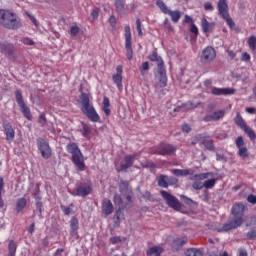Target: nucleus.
Wrapping results in <instances>:
<instances>
[{"label": "nucleus", "mask_w": 256, "mask_h": 256, "mask_svg": "<svg viewBox=\"0 0 256 256\" xmlns=\"http://www.w3.org/2000/svg\"><path fill=\"white\" fill-rule=\"evenodd\" d=\"M246 209L247 206L243 203H236L232 206L231 213L234 220L225 224V231H233V229H239L243 225V215H245Z\"/></svg>", "instance_id": "1"}, {"label": "nucleus", "mask_w": 256, "mask_h": 256, "mask_svg": "<svg viewBox=\"0 0 256 256\" xmlns=\"http://www.w3.org/2000/svg\"><path fill=\"white\" fill-rule=\"evenodd\" d=\"M0 25L15 31L21 27V18L9 9H0Z\"/></svg>", "instance_id": "2"}, {"label": "nucleus", "mask_w": 256, "mask_h": 256, "mask_svg": "<svg viewBox=\"0 0 256 256\" xmlns=\"http://www.w3.org/2000/svg\"><path fill=\"white\" fill-rule=\"evenodd\" d=\"M80 100L82 105V113H84V115H86V117L92 123H99V121H101V116H99V113H97V110H95V107L91 104L89 94L82 93L80 95Z\"/></svg>", "instance_id": "3"}, {"label": "nucleus", "mask_w": 256, "mask_h": 256, "mask_svg": "<svg viewBox=\"0 0 256 256\" xmlns=\"http://www.w3.org/2000/svg\"><path fill=\"white\" fill-rule=\"evenodd\" d=\"M66 151L72 155V163L75 165L76 170L85 171V159L77 143L70 142L67 144Z\"/></svg>", "instance_id": "4"}, {"label": "nucleus", "mask_w": 256, "mask_h": 256, "mask_svg": "<svg viewBox=\"0 0 256 256\" xmlns=\"http://www.w3.org/2000/svg\"><path fill=\"white\" fill-rule=\"evenodd\" d=\"M157 7L164 13V15H169L171 17V21L173 23H179V19H181V11L179 10H171L167 7V4L163 2V0L156 1Z\"/></svg>", "instance_id": "5"}, {"label": "nucleus", "mask_w": 256, "mask_h": 256, "mask_svg": "<svg viewBox=\"0 0 256 256\" xmlns=\"http://www.w3.org/2000/svg\"><path fill=\"white\" fill-rule=\"evenodd\" d=\"M15 99L16 103L20 107L22 115H24L28 121H31V119H33V115H31V109L27 104H25V100H23V93H21V90L15 91Z\"/></svg>", "instance_id": "6"}, {"label": "nucleus", "mask_w": 256, "mask_h": 256, "mask_svg": "<svg viewBox=\"0 0 256 256\" xmlns=\"http://www.w3.org/2000/svg\"><path fill=\"white\" fill-rule=\"evenodd\" d=\"M36 145L43 159H51V156L53 155V150H51V146L45 138H37Z\"/></svg>", "instance_id": "7"}, {"label": "nucleus", "mask_w": 256, "mask_h": 256, "mask_svg": "<svg viewBox=\"0 0 256 256\" xmlns=\"http://www.w3.org/2000/svg\"><path fill=\"white\" fill-rule=\"evenodd\" d=\"M160 194L170 209H173L174 211H181V202H179L177 197L173 196L171 193L165 190H161Z\"/></svg>", "instance_id": "8"}, {"label": "nucleus", "mask_w": 256, "mask_h": 256, "mask_svg": "<svg viewBox=\"0 0 256 256\" xmlns=\"http://www.w3.org/2000/svg\"><path fill=\"white\" fill-rule=\"evenodd\" d=\"M124 37H125L126 57L128 61H131V59H133V39L131 36V26L126 25L124 27Z\"/></svg>", "instance_id": "9"}, {"label": "nucleus", "mask_w": 256, "mask_h": 256, "mask_svg": "<svg viewBox=\"0 0 256 256\" xmlns=\"http://www.w3.org/2000/svg\"><path fill=\"white\" fill-rule=\"evenodd\" d=\"M176 151L177 146L161 142L152 150V153L154 155H162L163 157H165V155H173V153H175Z\"/></svg>", "instance_id": "10"}, {"label": "nucleus", "mask_w": 256, "mask_h": 256, "mask_svg": "<svg viewBox=\"0 0 256 256\" xmlns=\"http://www.w3.org/2000/svg\"><path fill=\"white\" fill-rule=\"evenodd\" d=\"M0 53L5 55L9 60L17 59V52L15 51V46L8 42L0 43Z\"/></svg>", "instance_id": "11"}, {"label": "nucleus", "mask_w": 256, "mask_h": 256, "mask_svg": "<svg viewBox=\"0 0 256 256\" xmlns=\"http://www.w3.org/2000/svg\"><path fill=\"white\" fill-rule=\"evenodd\" d=\"M137 157H139V153L125 155L123 161L120 163V167L117 168L116 171L118 173H121V171H127L130 167H133V163H135V159H137Z\"/></svg>", "instance_id": "12"}, {"label": "nucleus", "mask_w": 256, "mask_h": 256, "mask_svg": "<svg viewBox=\"0 0 256 256\" xmlns=\"http://www.w3.org/2000/svg\"><path fill=\"white\" fill-rule=\"evenodd\" d=\"M217 57V52L212 46H207L203 49L202 54L200 55L201 63H211Z\"/></svg>", "instance_id": "13"}, {"label": "nucleus", "mask_w": 256, "mask_h": 256, "mask_svg": "<svg viewBox=\"0 0 256 256\" xmlns=\"http://www.w3.org/2000/svg\"><path fill=\"white\" fill-rule=\"evenodd\" d=\"M33 197L36 201V210L34 213H38V217L43 219V202H41V189L39 186H35L33 190Z\"/></svg>", "instance_id": "14"}, {"label": "nucleus", "mask_w": 256, "mask_h": 256, "mask_svg": "<svg viewBox=\"0 0 256 256\" xmlns=\"http://www.w3.org/2000/svg\"><path fill=\"white\" fill-rule=\"evenodd\" d=\"M158 183V187H163L167 189L169 185H175L177 183V179L173 178V176H167L165 174L159 175L156 179Z\"/></svg>", "instance_id": "15"}, {"label": "nucleus", "mask_w": 256, "mask_h": 256, "mask_svg": "<svg viewBox=\"0 0 256 256\" xmlns=\"http://www.w3.org/2000/svg\"><path fill=\"white\" fill-rule=\"evenodd\" d=\"M91 191H93L91 182H83L77 186L76 195L78 197H87V195H91Z\"/></svg>", "instance_id": "16"}, {"label": "nucleus", "mask_w": 256, "mask_h": 256, "mask_svg": "<svg viewBox=\"0 0 256 256\" xmlns=\"http://www.w3.org/2000/svg\"><path fill=\"white\" fill-rule=\"evenodd\" d=\"M112 81L116 84L119 91L123 89V65L116 67V74L112 75Z\"/></svg>", "instance_id": "17"}, {"label": "nucleus", "mask_w": 256, "mask_h": 256, "mask_svg": "<svg viewBox=\"0 0 256 256\" xmlns=\"http://www.w3.org/2000/svg\"><path fill=\"white\" fill-rule=\"evenodd\" d=\"M235 143L236 147L239 149V157H242V159H247V157H249V152L247 150V147H244L245 141L243 140V136H238Z\"/></svg>", "instance_id": "18"}, {"label": "nucleus", "mask_w": 256, "mask_h": 256, "mask_svg": "<svg viewBox=\"0 0 256 256\" xmlns=\"http://www.w3.org/2000/svg\"><path fill=\"white\" fill-rule=\"evenodd\" d=\"M113 211H115V207L113 206V202L109 198H104L102 200V213L103 215H112Z\"/></svg>", "instance_id": "19"}, {"label": "nucleus", "mask_w": 256, "mask_h": 256, "mask_svg": "<svg viewBox=\"0 0 256 256\" xmlns=\"http://www.w3.org/2000/svg\"><path fill=\"white\" fill-rule=\"evenodd\" d=\"M215 25V22H208L205 17L201 19V28L206 37H209V33H213Z\"/></svg>", "instance_id": "20"}, {"label": "nucleus", "mask_w": 256, "mask_h": 256, "mask_svg": "<svg viewBox=\"0 0 256 256\" xmlns=\"http://www.w3.org/2000/svg\"><path fill=\"white\" fill-rule=\"evenodd\" d=\"M225 117V111L224 110H217L214 111L212 114H208L203 118V121L206 123H209L211 121H219V119H223Z\"/></svg>", "instance_id": "21"}, {"label": "nucleus", "mask_w": 256, "mask_h": 256, "mask_svg": "<svg viewBox=\"0 0 256 256\" xmlns=\"http://www.w3.org/2000/svg\"><path fill=\"white\" fill-rule=\"evenodd\" d=\"M79 219L73 217L70 220V235L72 237H79Z\"/></svg>", "instance_id": "22"}, {"label": "nucleus", "mask_w": 256, "mask_h": 256, "mask_svg": "<svg viewBox=\"0 0 256 256\" xmlns=\"http://www.w3.org/2000/svg\"><path fill=\"white\" fill-rule=\"evenodd\" d=\"M148 59L153 63H157L158 69H162L163 67H165V62H163V58H161V56H159L156 51L152 52Z\"/></svg>", "instance_id": "23"}, {"label": "nucleus", "mask_w": 256, "mask_h": 256, "mask_svg": "<svg viewBox=\"0 0 256 256\" xmlns=\"http://www.w3.org/2000/svg\"><path fill=\"white\" fill-rule=\"evenodd\" d=\"M159 74V86L163 89L167 85V70L165 67L158 69Z\"/></svg>", "instance_id": "24"}, {"label": "nucleus", "mask_w": 256, "mask_h": 256, "mask_svg": "<svg viewBox=\"0 0 256 256\" xmlns=\"http://www.w3.org/2000/svg\"><path fill=\"white\" fill-rule=\"evenodd\" d=\"M4 133L7 141H13V139H15V130H13V126L9 123L4 125Z\"/></svg>", "instance_id": "25"}, {"label": "nucleus", "mask_w": 256, "mask_h": 256, "mask_svg": "<svg viewBox=\"0 0 256 256\" xmlns=\"http://www.w3.org/2000/svg\"><path fill=\"white\" fill-rule=\"evenodd\" d=\"M102 111L105 113L106 117H109V115H111V102L109 101L107 96L103 97Z\"/></svg>", "instance_id": "26"}, {"label": "nucleus", "mask_w": 256, "mask_h": 256, "mask_svg": "<svg viewBox=\"0 0 256 256\" xmlns=\"http://www.w3.org/2000/svg\"><path fill=\"white\" fill-rule=\"evenodd\" d=\"M27 207V199L20 198L16 201V213H21Z\"/></svg>", "instance_id": "27"}, {"label": "nucleus", "mask_w": 256, "mask_h": 256, "mask_svg": "<svg viewBox=\"0 0 256 256\" xmlns=\"http://www.w3.org/2000/svg\"><path fill=\"white\" fill-rule=\"evenodd\" d=\"M225 21L228 27H230L231 31H239V27H237V24H235V22L233 21V18L229 16L228 13L225 14Z\"/></svg>", "instance_id": "28"}, {"label": "nucleus", "mask_w": 256, "mask_h": 256, "mask_svg": "<svg viewBox=\"0 0 256 256\" xmlns=\"http://www.w3.org/2000/svg\"><path fill=\"white\" fill-rule=\"evenodd\" d=\"M120 193L123 195V197H125L126 201L133 203V188H131V186Z\"/></svg>", "instance_id": "29"}, {"label": "nucleus", "mask_w": 256, "mask_h": 256, "mask_svg": "<svg viewBox=\"0 0 256 256\" xmlns=\"http://www.w3.org/2000/svg\"><path fill=\"white\" fill-rule=\"evenodd\" d=\"M187 241H189V238H187L186 236H183L181 238H176L173 241V245H174V247H176V249H181V247H183V245H185V243H187Z\"/></svg>", "instance_id": "30"}, {"label": "nucleus", "mask_w": 256, "mask_h": 256, "mask_svg": "<svg viewBox=\"0 0 256 256\" xmlns=\"http://www.w3.org/2000/svg\"><path fill=\"white\" fill-rule=\"evenodd\" d=\"M202 143L206 147V149H209V151H213V149H215V146L213 145V140L209 136H205L202 139Z\"/></svg>", "instance_id": "31"}, {"label": "nucleus", "mask_w": 256, "mask_h": 256, "mask_svg": "<svg viewBox=\"0 0 256 256\" xmlns=\"http://www.w3.org/2000/svg\"><path fill=\"white\" fill-rule=\"evenodd\" d=\"M235 124L240 127V129H246L247 123H245V120H243V117H241V114L237 113L235 117Z\"/></svg>", "instance_id": "32"}, {"label": "nucleus", "mask_w": 256, "mask_h": 256, "mask_svg": "<svg viewBox=\"0 0 256 256\" xmlns=\"http://www.w3.org/2000/svg\"><path fill=\"white\" fill-rule=\"evenodd\" d=\"M211 177V173H201V174H195L192 176L191 180L192 181H205V179H209Z\"/></svg>", "instance_id": "33"}, {"label": "nucleus", "mask_w": 256, "mask_h": 256, "mask_svg": "<svg viewBox=\"0 0 256 256\" xmlns=\"http://www.w3.org/2000/svg\"><path fill=\"white\" fill-rule=\"evenodd\" d=\"M186 256H203V251L201 249L189 248L185 252Z\"/></svg>", "instance_id": "34"}, {"label": "nucleus", "mask_w": 256, "mask_h": 256, "mask_svg": "<svg viewBox=\"0 0 256 256\" xmlns=\"http://www.w3.org/2000/svg\"><path fill=\"white\" fill-rule=\"evenodd\" d=\"M172 173L176 177H187V175H189L191 172L189 169H174Z\"/></svg>", "instance_id": "35"}, {"label": "nucleus", "mask_w": 256, "mask_h": 256, "mask_svg": "<svg viewBox=\"0 0 256 256\" xmlns=\"http://www.w3.org/2000/svg\"><path fill=\"white\" fill-rule=\"evenodd\" d=\"M198 107L199 104H195L191 101L182 104V109H184V111H193V109H197Z\"/></svg>", "instance_id": "36"}, {"label": "nucleus", "mask_w": 256, "mask_h": 256, "mask_svg": "<svg viewBox=\"0 0 256 256\" xmlns=\"http://www.w3.org/2000/svg\"><path fill=\"white\" fill-rule=\"evenodd\" d=\"M114 6L116 7V11H118V13L125 11V0H115Z\"/></svg>", "instance_id": "37"}, {"label": "nucleus", "mask_w": 256, "mask_h": 256, "mask_svg": "<svg viewBox=\"0 0 256 256\" xmlns=\"http://www.w3.org/2000/svg\"><path fill=\"white\" fill-rule=\"evenodd\" d=\"M81 133H82L83 137H86V139H89V135L91 133V128L85 122H82Z\"/></svg>", "instance_id": "38"}, {"label": "nucleus", "mask_w": 256, "mask_h": 256, "mask_svg": "<svg viewBox=\"0 0 256 256\" xmlns=\"http://www.w3.org/2000/svg\"><path fill=\"white\" fill-rule=\"evenodd\" d=\"M218 11H219L220 17H222V19H225V0H219Z\"/></svg>", "instance_id": "39"}, {"label": "nucleus", "mask_w": 256, "mask_h": 256, "mask_svg": "<svg viewBox=\"0 0 256 256\" xmlns=\"http://www.w3.org/2000/svg\"><path fill=\"white\" fill-rule=\"evenodd\" d=\"M243 131L249 137L250 141H255L256 134H255V131H253V129H251L249 126H247L246 128L243 129Z\"/></svg>", "instance_id": "40"}, {"label": "nucleus", "mask_w": 256, "mask_h": 256, "mask_svg": "<svg viewBox=\"0 0 256 256\" xmlns=\"http://www.w3.org/2000/svg\"><path fill=\"white\" fill-rule=\"evenodd\" d=\"M126 238L123 236H113L110 238V243L112 245H117L118 243H125Z\"/></svg>", "instance_id": "41"}, {"label": "nucleus", "mask_w": 256, "mask_h": 256, "mask_svg": "<svg viewBox=\"0 0 256 256\" xmlns=\"http://www.w3.org/2000/svg\"><path fill=\"white\" fill-rule=\"evenodd\" d=\"M121 215H123V211H121V208H119L114 215V224L119 227L121 225Z\"/></svg>", "instance_id": "42"}, {"label": "nucleus", "mask_w": 256, "mask_h": 256, "mask_svg": "<svg viewBox=\"0 0 256 256\" xmlns=\"http://www.w3.org/2000/svg\"><path fill=\"white\" fill-rule=\"evenodd\" d=\"M247 43L251 51H256V36H250L247 40Z\"/></svg>", "instance_id": "43"}, {"label": "nucleus", "mask_w": 256, "mask_h": 256, "mask_svg": "<svg viewBox=\"0 0 256 256\" xmlns=\"http://www.w3.org/2000/svg\"><path fill=\"white\" fill-rule=\"evenodd\" d=\"M3 187H4L3 177H0V209H3V207H5V201H3V197H2Z\"/></svg>", "instance_id": "44"}, {"label": "nucleus", "mask_w": 256, "mask_h": 256, "mask_svg": "<svg viewBox=\"0 0 256 256\" xmlns=\"http://www.w3.org/2000/svg\"><path fill=\"white\" fill-rule=\"evenodd\" d=\"M130 187H131V185H129V182H128V181L122 180V181L119 183V191H120V193L123 192V191L126 190V189H129Z\"/></svg>", "instance_id": "45"}, {"label": "nucleus", "mask_w": 256, "mask_h": 256, "mask_svg": "<svg viewBox=\"0 0 256 256\" xmlns=\"http://www.w3.org/2000/svg\"><path fill=\"white\" fill-rule=\"evenodd\" d=\"M205 189H213L215 187V179H209L204 181Z\"/></svg>", "instance_id": "46"}, {"label": "nucleus", "mask_w": 256, "mask_h": 256, "mask_svg": "<svg viewBox=\"0 0 256 256\" xmlns=\"http://www.w3.org/2000/svg\"><path fill=\"white\" fill-rule=\"evenodd\" d=\"M193 189H195L196 191H200V189H203L204 186V182L201 181H194L192 184Z\"/></svg>", "instance_id": "47"}, {"label": "nucleus", "mask_w": 256, "mask_h": 256, "mask_svg": "<svg viewBox=\"0 0 256 256\" xmlns=\"http://www.w3.org/2000/svg\"><path fill=\"white\" fill-rule=\"evenodd\" d=\"M212 95H225V88H212Z\"/></svg>", "instance_id": "48"}, {"label": "nucleus", "mask_w": 256, "mask_h": 256, "mask_svg": "<svg viewBox=\"0 0 256 256\" xmlns=\"http://www.w3.org/2000/svg\"><path fill=\"white\" fill-rule=\"evenodd\" d=\"M247 239H256V227L252 228L250 231L247 232L246 234Z\"/></svg>", "instance_id": "49"}, {"label": "nucleus", "mask_w": 256, "mask_h": 256, "mask_svg": "<svg viewBox=\"0 0 256 256\" xmlns=\"http://www.w3.org/2000/svg\"><path fill=\"white\" fill-rule=\"evenodd\" d=\"M21 42L24 44V45H28V46H33L35 45V42L33 41V39L29 38V37H24L21 39Z\"/></svg>", "instance_id": "50"}, {"label": "nucleus", "mask_w": 256, "mask_h": 256, "mask_svg": "<svg viewBox=\"0 0 256 256\" xmlns=\"http://www.w3.org/2000/svg\"><path fill=\"white\" fill-rule=\"evenodd\" d=\"M78 33H79V26L77 25L71 26L70 28L71 37H77Z\"/></svg>", "instance_id": "51"}, {"label": "nucleus", "mask_w": 256, "mask_h": 256, "mask_svg": "<svg viewBox=\"0 0 256 256\" xmlns=\"http://www.w3.org/2000/svg\"><path fill=\"white\" fill-rule=\"evenodd\" d=\"M145 71H149V62H143L142 65L140 66V73L141 75L145 74Z\"/></svg>", "instance_id": "52"}, {"label": "nucleus", "mask_w": 256, "mask_h": 256, "mask_svg": "<svg viewBox=\"0 0 256 256\" xmlns=\"http://www.w3.org/2000/svg\"><path fill=\"white\" fill-rule=\"evenodd\" d=\"M190 33H193L195 35V37H197V35H199V28L197 27V25H195V23H191Z\"/></svg>", "instance_id": "53"}, {"label": "nucleus", "mask_w": 256, "mask_h": 256, "mask_svg": "<svg viewBox=\"0 0 256 256\" xmlns=\"http://www.w3.org/2000/svg\"><path fill=\"white\" fill-rule=\"evenodd\" d=\"M108 23L110 24V27H117V18H115V15L109 17Z\"/></svg>", "instance_id": "54"}, {"label": "nucleus", "mask_w": 256, "mask_h": 256, "mask_svg": "<svg viewBox=\"0 0 256 256\" xmlns=\"http://www.w3.org/2000/svg\"><path fill=\"white\" fill-rule=\"evenodd\" d=\"M136 29L138 31V35L140 37H143V30L141 29V19L139 18L136 20Z\"/></svg>", "instance_id": "55"}, {"label": "nucleus", "mask_w": 256, "mask_h": 256, "mask_svg": "<svg viewBox=\"0 0 256 256\" xmlns=\"http://www.w3.org/2000/svg\"><path fill=\"white\" fill-rule=\"evenodd\" d=\"M113 201H114L115 205H123V200H122L121 196H119V194L114 195Z\"/></svg>", "instance_id": "56"}, {"label": "nucleus", "mask_w": 256, "mask_h": 256, "mask_svg": "<svg viewBox=\"0 0 256 256\" xmlns=\"http://www.w3.org/2000/svg\"><path fill=\"white\" fill-rule=\"evenodd\" d=\"M64 215H71V213H73V209H71L70 207H67L65 205H61L60 206Z\"/></svg>", "instance_id": "57"}, {"label": "nucleus", "mask_w": 256, "mask_h": 256, "mask_svg": "<svg viewBox=\"0 0 256 256\" xmlns=\"http://www.w3.org/2000/svg\"><path fill=\"white\" fill-rule=\"evenodd\" d=\"M142 167H144V169H156L157 165L153 162H146L145 164H142Z\"/></svg>", "instance_id": "58"}, {"label": "nucleus", "mask_w": 256, "mask_h": 256, "mask_svg": "<svg viewBox=\"0 0 256 256\" xmlns=\"http://www.w3.org/2000/svg\"><path fill=\"white\" fill-rule=\"evenodd\" d=\"M256 225V216H251L250 220L246 223V227H253Z\"/></svg>", "instance_id": "59"}, {"label": "nucleus", "mask_w": 256, "mask_h": 256, "mask_svg": "<svg viewBox=\"0 0 256 256\" xmlns=\"http://www.w3.org/2000/svg\"><path fill=\"white\" fill-rule=\"evenodd\" d=\"M247 201H248V203H251L252 205H256V196L253 194L248 195Z\"/></svg>", "instance_id": "60"}, {"label": "nucleus", "mask_w": 256, "mask_h": 256, "mask_svg": "<svg viewBox=\"0 0 256 256\" xmlns=\"http://www.w3.org/2000/svg\"><path fill=\"white\" fill-rule=\"evenodd\" d=\"M241 61H251V55L247 52H243L241 56Z\"/></svg>", "instance_id": "61"}, {"label": "nucleus", "mask_w": 256, "mask_h": 256, "mask_svg": "<svg viewBox=\"0 0 256 256\" xmlns=\"http://www.w3.org/2000/svg\"><path fill=\"white\" fill-rule=\"evenodd\" d=\"M39 123L41 125H45L47 123V118H45V113L40 114V116H39Z\"/></svg>", "instance_id": "62"}, {"label": "nucleus", "mask_w": 256, "mask_h": 256, "mask_svg": "<svg viewBox=\"0 0 256 256\" xmlns=\"http://www.w3.org/2000/svg\"><path fill=\"white\" fill-rule=\"evenodd\" d=\"M182 131L183 133H191V126H189L187 123L183 124Z\"/></svg>", "instance_id": "63"}, {"label": "nucleus", "mask_w": 256, "mask_h": 256, "mask_svg": "<svg viewBox=\"0 0 256 256\" xmlns=\"http://www.w3.org/2000/svg\"><path fill=\"white\" fill-rule=\"evenodd\" d=\"M235 92L234 88H225V95H235Z\"/></svg>", "instance_id": "64"}]
</instances>
